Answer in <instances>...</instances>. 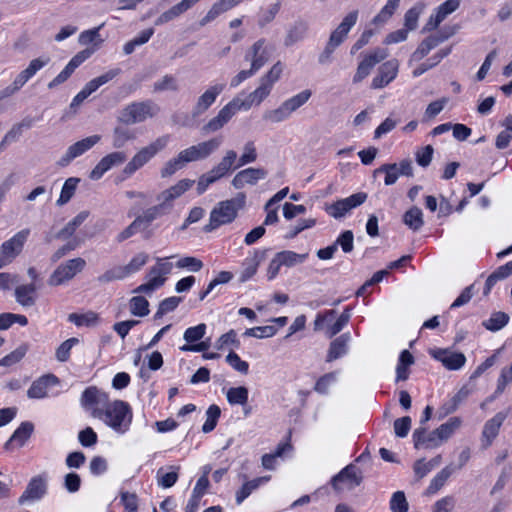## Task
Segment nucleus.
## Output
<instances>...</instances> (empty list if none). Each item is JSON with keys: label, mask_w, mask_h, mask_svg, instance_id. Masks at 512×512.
Masks as SVG:
<instances>
[{"label": "nucleus", "mask_w": 512, "mask_h": 512, "mask_svg": "<svg viewBox=\"0 0 512 512\" xmlns=\"http://www.w3.org/2000/svg\"><path fill=\"white\" fill-rule=\"evenodd\" d=\"M130 312L134 316L144 317L149 314V302L143 296H134L129 303Z\"/></svg>", "instance_id": "44"}, {"label": "nucleus", "mask_w": 512, "mask_h": 512, "mask_svg": "<svg viewBox=\"0 0 512 512\" xmlns=\"http://www.w3.org/2000/svg\"><path fill=\"white\" fill-rule=\"evenodd\" d=\"M58 378L53 374L44 375L35 380L27 391V396L31 399L44 398L47 395L49 386L56 385Z\"/></svg>", "instance_id": "25"}, {"label": "nucleus", "mask_w": 512, "mask_h": 512, "mask_svg": "<svg viewBox=\"0 0 512 512\" xmlns=\"http://www.w3.org/2000/svg\"><path fill=\"white\" fill-rule=\"evenodd\" d=\"M277 329L274 326H258L249 328L244 332V336L255 337V338H268L276 334Z\"/></svg>", "instance_id": "61"}, {"label": "nucleus", "mask_w": 512, "mask_h": 512, "mask_svg": "<svg viewBox=\"0 0 512 512\" xmlns=\"http://www.w3.org/2000/svg\"><path fill=\"white\" fill-rule=\"evenodd\" d=\"M392 512H408L409 504L403 491L395 492L390 500Z\"/></svg>", "instance_id": "58"}, {"label": "nucleus", "mask_w": 512, "mask_h": 512, "mask_svg": "<svg viewBox=\"0 0 512 512\" xmlns=\"http://www.w3.org/2000/svg\"><path fill=\"white\" fill-rule=\"evenodd\" d=\"M509 315L505 312H494L490 318L483 322V326L490 331H498L507 325Z\"/></svg>", "instance_id": "41"}, {"label": "nucleus", "mask_w": 512, "mask_h": 512, "mask_svg": "<svg viewBox=\"0 0 512 512\" xmlns=\"http://www.w3.org/2000/svg\"><path fill=\"white\" fill-rule=\"evenodd\" d=\"M47 490L46 478L42 475L33 477L23 494L19 497L18 503L20 505L27 501H35L41 499Z\"/></svg>", "instance_id": "20"}, {"label": "nucleus", "mask_w": 512, "mask_h": 512, "mask_svg": "<svg viewBox=\"0 0 512 512\" xmlns=\"http://www.w3.org/2000/svg\"><path fill=\"white\" fill-rule=\"evenodd\" d=\"M194 184V180L190 179H182L178 181L175 185L169 187L168 189L162 191L158 196L157 200L166 211H170L172 208V202L179 198L182 194H184L187 190H189Z\"/></svg>", "instance_id": "16"}, {"label": "nucleus", "mask_w": 512, "mask_h": 512, "mask_svg": "<svg viewBox=\"0 0 512 512\" xmlns=\"http://www.w3.org/2000/svg\"><path fill=\"white\" fill-rule=\"evenodd\" d=\"M79 343V339L72 337L62 342L56 349L55 357L59 362H66L70 358V351L76 344Z\"/></svg>", "instance_id": "52"}, {"label": "nucleus", "mask_w": 512, "mask_h": 512, "mask_svg": "<svg viewBox=\"0 0 512 512\" xmlns=\"http://www.w3.org/2000/svg\"><path fill=\"white\" fill-rule=\"evenodd\" d=\"M186 162L184 161L180 152L176 157L168 160L164 166L161 168L160 174L162 178H169L174 175L177 171L181 170L186 166Z\"/></svg>", "instance_id": "40"}, {"label": "nucleus", "mask_w": 512, "mask_h": 512, "mask_svg": "<svg viewBox=\"0 0 512 512\" xmlns=\"http://www.w3.org/2000/svg\"><path fill=\"white\" fill-rule=\"evenodd\" d=\"M227 400L231 405H245L248 401V389L244 386L230 388L227 391Z\"/></svg>", "instance_id": "46"}, {"label": "nucleus", "mask_w": 512, "mask_h": 512, "mask_svg": "<svg viewBox=\"0 0 512 512\" xmlns=\"http://www.w3.org/2000/svg\"><path fill=\"white\" fill-rule=\"evenodd\" d=\"M270 476H263L251 481L245 482L242 487L236 492V502L242 503L261 483L269 481Z\"/></svg>", "instance_id": "36"}, {"label": "nucleus", "mask_w": 512, "mask_h": 512, "mask_svg": "<svg viewBox=\"0 0 512 512\" xmlns=\"http://www.w3.org/2000/svg\"><path fill=\"white\" fill-rule=\"evenodd\" d=\"M130 274L126 270V266H117L110 270L104 272L101 276H99L98 280L100 282H111L114 280H121L129 276Z\"/></svg>", "instance_id": "56"}, {"label": "nucleus", "mask_w": 512, "mask_h": 512, "mask_svg": "<svg viewBox=\"0 0 512 512\" xmlns=\"http://www.w3.org/2000/svg\"><path fill=\"white\" fill-rule=\"evenodd\" d=\"M308 31V24L305 21H296L288 30L284 40L286 46H292L298 41L304 39Z\"/></svg>", "instance_id": "32"}, {"label": "nucleus", "mask_w": 512, "mask_h": 512, "mask_svg": "<svg viewBox=\"0 0 512 512\" xmlns=\"http://www.w3.org/2000/svg\"><path fill=\"white\" fill-rule=\"evenodd\" d=\"M149 260V255L145 252L136 254L128 264H126V270L128 273L134 274L138 272Z\"/></svg>", "instance_id": "64"}, {"label": "nucleus", "mask_w": 512, "mask_h": 512, "mask_svg": "<svg viewBox=\"0 0 512 512\" xmlns=\"http://www.w3.org/2000/svg\"><path fill=\"white\" fill-rule=\"evenodd\" d=\"M101 140L100 135H91L70 145L65 154L57 161L60 167H66L75 158L83 155Z\"/></svg>", "instance_id": "11"}, {"label": "nucleus", "mask_w": 512, "mask_h": 512, "mask_svg": "<svg viewBox=\"0 0 512 512\" xmlns=\"http://www.w3.org/2000/svg\"><path fill=\"white\" fill-rule=\"evenodd\" d=\"M236 159V151L227 150L221 161L216 166L199 177L197 182V193L203 194L211 184L228 175L232 170Z\"/></svg>", "instance_id": "5"}, {"label": "nucleus", "mask_w": 512, "mask_h": 512, "mask_svg": "<svg viewBox=\"0 0 512 512\" xmlns=\"http://www.w3.org/2000/svg\"><path fill=\"white\" fill-rule=\"evenodd\" d=\"M48 57H40L35 58L30 61L28 67L21 71L14 79V81L11 83L13 87L17 90V92L20 91V89L40 70L42 69L46 64L49 62Z\"/></svg>", "instance_id": "23"}, {"label": "nucleus", "mask_w": 512, "mask_h": 512, "mask_svg": "<svg viewBox=\"0 0 512 512\" xmlns=\"http://www.w3.org/2000/svg\"><path fill=\"white\" fill-rule=\"evenodd\" d=\"M104 26V23H102L100 26L96 27V28H93V29H89V30H86V31H83L80 35H79V43L81 45H88V44H91V43H94V44H100L103 42V40L101 39L100 37V34H99V30Z\"/></svg>", "instance_id": "57"}, {"label": "nucleus", "mask_w": 512, "mask_h": 512, "mask_svg": "<svg viewBox=\"0 0 512 512\" xmlns=\"http://www.w3.org/2000/svg\"><path fill=\"white\" fill-rule=\"evenodd\" d=\"M30 235V229L25 228L17 232L10 239L4 241L0 246V269L11 264L18 257L24 248Z\"/></svg>", "instance_id": "6"}, {"label": "nucleus", "mask_w": 512, "mask_h": 512, "mask_svg": "<svg viewBox=\"0 0 512 512\" xmlns=\"http://www.w3.org/2000/svg\"><path fill=\"white\" fill-rule=\"evenodd\" d=\"M28 346L23 344L0 360V366H11L18 363L26 354Z\"/></svg>", "instance_id": "59"}, {"label": "nucleus", "mask_w": 512, "mask_h": 512, "mask_svg": "<svg viewBox=\"0 0 512 512\" xmlns=\"http://www.w3.org/2000/svg\"><path fill=\"white\" fill-rule=\"evenodd\" d=\"M457 29V26L445 27L438 34L428 36L419 44L417 49L412 54V58L417 61L423 59L432 49L436 48L440 43L453 36Z\"/></svg>", "instance_id": "10"}, {"label": "nucleus", "mask_w": 512, "mask_h": 512, "mask_svg": "<svg viewBox=\"0 0 512 512\" xmlns=\"http://www.w3.org/2000/svg\"><path fill=\"white\" fill-rule=\"evenodd\" d=\"M311 97V91L310 90H304L300 92L299 94L291 97L290 99L283 102V104L287 107L290 113L296 111L298 108H300L302 105H304L309 98Z\"/></svg>", "instance_id": "55"}, {"label": "nucleus", "mask_w": 512, "mask_h": 512, "mask_svg": "<svg viewBox=\"0 0 512 512\" xmlns=\"http://www.w3.org/2000/svg\"><path fill=\"white\" fill-rule=\"evenodd\" d=\"M237 102L233 99L228 102L223 108H221L218 114L211 118L203 127L202 131L204 133H212L221 130L231 119L232 117L240 111L237 106Z\"/></svg>", "instance_id": "12"}, {"label": "nucleus", "mask_w": 512, "mask_h": 512, "mask_svg": "<svg viewBox=\"0 0 512 512\" xmlns=\"http://www.w3.org/2000/svg\"><path fill=\"white\" fill-rule=\"evenodd\" d=\"M260 261L259 252H255L253 257L243 262V269L239 277L240 282H246L256 274Z\"/></svg>", "instance_id": "38"}, {"label": "nucleus", "mask_w": 512, "mask_h": 512, "mask_svg": "<svg viewBox=\"0 0 512 512\" xmlns=\"http://www.w3.org/2000/svg\"><path fill=\"white\" fill-rule=\"evenodd\" d=\"M86 266V261L81 258H73L60 264L48 279L49 286H60L73 279Z\"/></svg>", "instance_id": "8"}, {"label": "nucleus", "mask_w": 512, "mask_h": 512, "mask_svg": "<svg viewBox=\"0 0 512 512\" xmlns=\"http://www.w3.org/2000/svg\"><path fill=\"white\" fill-rule=\"evenodd\" d=\"M166 213V209L163 207V205L159 203L146 209L141 215L137 216L135 219L136 222L140 224V226L144 225V228H147L154 220H156L157 218Z\"/></svg>", "instance_id": "35"}, {"label": "nucleus", "mask_w": 512, "mask_h": 512, "mask_svg": "<svg viewBox=\"0 0 512 512\" xmlns=\"http://www.w3.org/2000/svg\"><path fill=\"white\" fill-rule=\"evenodd\" d=\"M135 138L134 133L128 128L117 126L113 131V147L122 148L129 140Z\"/></svg>", "instance_id": "49"}, {"label": "nucleus", "mask_w": 512, "mask_h": 512, "mask_svg": "<svg viewBox=\"0 0 512 512\" xmlns=\"http://www.w3.org/2000/svg\"><path fill=\"white\" fill-rule=\"evenodd\" d=\"M461 421L457 417L450 418L446 423H443L434 430V434H437L443 441L450 438V436L460 427Z\"/></svg>", "instance_id": "42"}, {"label": "nucleus", "mask_w": 512, "mask_h": 512, "mask_svg": "<svg viewBox=\"0 0 512 512\" xmlns=\"http://www.w3.org/2000/svg\"><path fill=\"white\" fill-rule=\"evenodd\" d=\"M506 417V413L499 412L492 419L485 423L482 434L483 437L487 440V445H490L493 439L498 435L499 429Z\"/></svg>", "instance_id": "30"}, {"label": "nucleus", "mask_w": 512, "mask_h": 512, "mask_svg": "<svg viewBox=\"0 0 512 512\" xmlns=\"http://www.w3.org/2000/svg\"><path fill=\"white\" fill-rule=\"evenodd\" d=\"M181 297H169L160 302L155 318H161L165 314L175 310L181 302Z\"/></svg>", "instance_id": "60"}, {"label": "nucleus", "mask_w": 512, "mask_h": 512, "mask_svg": "<svg viewBox=\"0 0 512 512\" xmlns=\"http://www.w3.org/2000/svg\"><path fill=\"white\" fill-rule=\"evenodd\" d=\"M257 159V151L254 142L248 141L243 147V153L238 160V164L234 169L242 167L246 164L253 163Z\"/></svg>", "instance_id": "53"}, {"label": "nucleus", "mask_w": 512, "mask_h": 512, "mask_svg": "<svg viewBox=\"0 0 512 512\" xmlns=\"http://www.w3.org/2000/svg\"><path fill=\"white\" fill-rule=\"evenodd\" d=\"M36 292L37 286L34 282L18 285L14 291L16 302L23 307L34 306L37 300Z\"/></svg>", "instance_id": "26"}, {"label": "nucleus", "mask_w": 512, "mask_h": 512, "mask_svg": "<svg viewBox=\"0 0 512 512\" xmlns=\"http://www.w3.org/2000/svg\"><path fill=\"white\" fill-rule=\"evenodd\" d=\"M379 173L385 174L384 183L387 186L395 184L400 176L398 173V164L396 163L383 164L382 166L374 170V176H376Z\"/></svg>", "instance_id": "45"}, {"label": "nucleus", "mask_w": 512, "mask_h": 512, "mask_svg": "<svg viewBox=\"0 0 512 512\" xmlns=\"http://www.w3.org/2000/svg\"><path fill=\"white\" fill-rule=\"evenodd\" d=\"M455 471V466L453 464H449L444 467L441 471H439L434 478L431 480L429 486L424 492L425 496H431L436 494L447 482L449 477Z\"/></svg>", "instance_id": "28"}, {"label": "nucleus", "mask_w": 512, "mask_h": 512, "mask_svg": "<svg viewBox=\"0 0 512 512\" xmlns=\"http://www.w3.org/2000/svg\"><path fill=\"white\" fill-rule=\"evenodd\" d=\"M225 89V84L219 83L208 87L198 98L192 108L194 118L203 115L216 101Z\"/></svg>", "instance_id": "14"}, {"label": "nucleus", "mask_w": 512, "mask_h": 512, "mask_svg": "<svg viewBox=\"0 0 512 512\" xmlns=\"http://www.w3.org/2000/svg\"><path fill=\"white\" fill-rule=\"evenodd\" d=\"M353 242V232L351 230H346L339 235L333 244L336 245V249L340 246L344 253H350L354 247Z\"/></svg>", "instance_id": "62"}, {"label": "nucleus", "mask_w": 512, "mask_h": 512, "mask_svg": "<svg viewBox=\"0 0 512 512\" xmlns=\"http://www.w3.org/2000/svg\"><path fill=\"white\" fill-rule=\"evenodd\" d=\"M361 482V472L355 465L350 464L332 478L331 485L335 490L339 491L341 490L340 483H347L349 488L352 489L359 486Z\"/></svg>", "instance_id": "19"}, {"label": "nucleus", "mask_w": 512, "mask_h": 512, "mask_svg": "<svg viewBox=\"0 0 512 512\" xmlns=\"http://www.w3.org/2000/svg\"><path fill=\"white\" fill-rule=\"evenodd\" d=\"M159 112L160 107L152 100L132 102L119 112L117 121L124 125H133L153 118Z\"/></svg>", "instance_id": "4"}, {"label": "nucleus", "mask_w": 512, "mask_h": 512, "mask_svg": "<svg viewBox=\"0 0 512 512\" xmlns=\"http://www.w3.org/2000/svg\"><path fill=\"white\" fill-rule=\"evenodd\" d=\"M350 340V336L348 333L342 334L336 339H334L329 346L327 353V362H332L341 356L345 355L347 352L348 342Z\"/></svg>", "instance_id": "29"}, {"label": "nucleus", "mask_w": 512, "mask_h": 512, "mask_svg": "<svg viewBox=\"0 0 512 512\" xmlns=\"http://www.w3.org/2000/svg\"><path fill=\"white\" fill-rule=\"evenodd\" d=\"M246 195L238 193L234 198L221 201L211 211L209 223L204 227L205 232H211L221 225L231 223L238 214V211L245 206Z\"/></svg>", "instance_id": "2"}, {"label": "nucleus", "mask_w": 512, "mask_h": 512, "mask_svg": "<svg viewBox=\"0 0 512 512\" xmlns=\"http://www.w3.org/2000/svg\"><path fill=\"white\" fill-rule=\"evenodd\" d=\"M388 56V51L384 48H375L364 59L358 64L356 73L353 77L354 83H360L364 80L371 72L373 67L380 63Z\"/></svg>", "instance_id": "13"}, {"label": "nucleus", "mask_w": 512, "mask_h": 512, "mask_svg": "<svg viewBox=\"0 0 512 512\" xmlns=\"http://www.w3.org/2000/svg\"><path fill=\"white\" fill-rule=\"evenodd\" d=\"M88 216V211H81L56 234V238L62 240L70 238L77 228L88 218Z\"/></svg>", "instance_id": "31"}, {"label": "nucleus", "mask_w": 512, "mask_h": 512, "mask_svg": "<svg viewBox=\"0 0 512 512\" xmlns=\"http://www.w3.org/2000/svg\"><path fill=\"white\" fill-rule=\"evenodd\" d=\"M68 320L76 326H90L97 323L98 315L92 311L85 314L71 313Z\"/></svg>", "instance_id": "51"}, {"label": "nucleus", "mask_w": 512, "mask_h": 512, "mask_svg": "<svg viewBox=\"0 0 512 512\" xmlns=\"http://www.w3.org/2000/svg\"><path fill=\"white\" fill-rule=\"evenodd\" d=\"M399 69V62L396 59H391L383 63L379 69L378 74L373 78L371 87L373 89H380L387 86L391 81H393Z\"/></svg>", "instance_id": "18"}, {"label": "nucleus", "mask_w": 512, "mask_h": 512, "mask_svg": "<svg viewBox=\"0 0 512 512\" xmlns=\"http://www.w3.org/2000/svg\"><path fill=\"white\" fill-rule=\"evenodd\" d=\"M277 258L279 259L282 266L291 267L296 264L302 263L306 258L307 254H298L293 251H281L276 253Z\"/></svg>", "instance_id": "48"}, {"label": "nucleus", "mask_w": 512, "mask_h": 512, "mask_svg": "<svg viewBox=\"0 0 512 512\" xmlns=\"http://www.w3.org/2000/svg\"><path fill=\"white\" fill-rule=\"evenodd\" d=\"M267 176V171L263 168H247L239 171L232 179V185L235 189H241L245 185H255L259 180Z\"/></svg>", "instance_id": "22"}, {"label": "nucleus", "mask_w": 512, "mask_h": 512, "mask_svg": "<svg viewBox=\"0 0 512 512\" xmlns=\"http://www.w3.org/2000/svg\"><path fill=\"white\" fill-rule=\"evenodd\" d=\"M269 57L264 39L256 41L245 54V59L251 61V67L255 71L260 70L268 62Z\"/></svg>", "instance_id": "21"}, {"label": "nucleus", "mask_w": 512, "mask_h": 512, "mask_svg": "<svg viewBox=\"0 0 512 512\" xmlns=\"http://www.w3.org/2000/svg\"><path fill=\"white\" fill-rule=\"evenodd\" d=\"M127 159L125 152L116 151L104 156L89 174L91 180H99L104 173L114 166L121 165Z\"/></svg>", "instance_id": "17"}, {"label": "nucleus", "mask_w": 512, "mask_h": 512, "mask_svg": "<svg viewBox=\"0 0 512 512\" xmlns=\"http://www.w3.org/2000/svg\"><path fill=\"white\" fill-rule=\"evenodd\" d=\"M350 317V308L347 307L344 309V311L336 320V322L327 328V337L332 338L333 336L338 334L348 324Z\"/></svg>", "instance_id": "54"}, {"label": "nucleus", "mask_w": 512, "mask_h": 512, "mask_svg": "<svg viewBox=\"0 0 512 512\" xmlns=\"http://www.w3.org/2000/svg\"><path fill=\"white\" fill-rule=\"evenodd\" d=\"M168 258H158L155 266L151 267L148 273V278L153 279L159 277L165 279L172 270V263L167 261Z\"/></svg>", "instance_id": "43"}, {"label": "nucleus", "mask_w": 512, "mask_h": 512, "mask_svg": "<svg viewBox=\"0 0 512 512\" xmlns=\"http://www.w3.org/2000/svg\"><path fill=\"white\" fill-rule=\"evenodd\" d=\"M413 441L414 447L419 449L421 447L424 448H435L441 445L442 440L439 438L437 434H434V430L426 434V429L424 427L417 428L413 432Z\"/></svg>", "instance_id": "27"}, {"label": "nucleus", "mask_w": 512, "mask_h": 512, "mask_svg": "<svg viewBox=\"0 0 512 512\" xmlns=\"http://www.w3.org/2000/svg\"><path fill=\"white\" fill-rule=\"evenodd\" d=\"M179 90V82L173 75L166 74L153 84V92L160 93L164 91L177 92Z\"/></svg>", "instance_id": "39"}, {"label": "nucleus", "mask_w": 512, "mask_h": 512, "mask_svg": "<svg viewBox=\"0 0 512 512\" xmlns=\"http://www.w3.org/2000/svg\"><path fill=\"white\" fill-rule=\"evenodd\" d=\"M120 72L121 70L119 68L111 69L106 73L90 80L84 86V88L73 98L72 102L70 103L68 113L75 115L78 111V108L88 96L95 92L100 86L114 79L117 75L120 74Z\"/></svg>", "instance_id": "7"}, {"label": "nucleus", "mask_w": 512, "mask_h": 512, "mask_svg": "<svg viewBox=\"0 0 512 512\" xmlns=\"http://www.w3.org/2000/svg\"><path fill=\"white\" fill-rule=\"evenodd\" d=\"M222 142L223 139L221 136L214 137L196 145H192L180 151V154L182 155L186 164L204 160L208 158L212 153H214L222 145Z\"/></svg>", "instance_id": "9"}, {"label": "nucleus", "mask_w": 512, "mask_h": 512, "mask_svg": "<svg viewBox=\"0 0 512 512\" xmlns=\"http://www.w3.org/2000/svg\"><path fill=\"white\" fill-rule=\"evenodd\" d=\"M81 404L94 418L102 420L116 433L124 434L130 429L133 413L127 402H109L106 393L96 387H88L82 393Z\"/></svg>", "instance_id": "1"}, {"label": "nucleus", "mask_w": 512, "mask_h": 512, "mask_svg": "<svg viewBox=\"0 0 512 512\" xmlns=\"http://www.w3.org/2000/svg\"><path fill=\"white\" fill-rule=\"evenodd\" d=\"M170 141L169 135H163L151 142L149 145L141 148L122 170V178L131 177L137 170L147 164L157 153L166 148Z\"/></svg>", "instance_id": "3"}, {"label": "nucleus", "mask_w": 512, "mask_h": 512, "mask_svg": "<svg viewBox=\"0 0 512 512\" xmlns=\"http://www.w3.org/2000/svg\"><path fill=\"white\" fill-rule=\"evenodd\" d=\"M80 182V179L77 177L68 178L61 189L60 197L57 200L58 206H63L67 204L71 198L74 196L77 186Z\"/></svg>", "instance_id": "37"}, {"label": "nucleus", "mask_w": 512, "mask_h": 512, "mask_svg": "<svg viewBox=\"0 0 512 512\" xmlns=\"http://www.w3.org/2000/svg\"><path fill=\"white\" fill-rule=\"evenodd\" d=\"M34 430V425L31 422H23L14 431L5 447L8 448L12 442H16L19 446H23L25 442L30 438Z\"/></svg>", "instance_id": "34"}, {"label": "nucleus", "mask_w": 512, "mask_h": 512, "mask_svg": "<svg viewBox=\"0 0 512 512\" xmlns=\"http://www.w3.org/2000/svg\"><path fill=\"white\" fill-rule=\"evenodd\" d=\"M423 8V4H417L406 11L404 15V26L406 30L413 31L417 28L418 19Z\"/></svg>", "instance_id": "47"}, {"label": "nucleus", "mask_w": 512, "mask_h": 512, "mask_svg": "<svg viewBox=\"0 0 512 512\" xmlns=\"http://www.w3.org/2000/svg\"><path fill=\"white\" fill-rule=\"evenodd\" d=\"M403 223L413 231H418L424 225L423 213L417 206L411 207L403 215Z\"/></svg>", "instance_id": "33"}, {"label": "nucleus", "mask_w": 512, "mask_h": 512, "mask_svg": "<svg viewBox=\"0 0 512 512\" xmlns=\"http://www.w3.org/2000/svg\"><path fill=\"white\" fill-rule=\"evenodd\" d=\"M429 354L448 370H459L466 362V357L461 352H455L450 349L435 348L429 351Z\"/></svg>", "instance_id": "15"}, {"label": "nucleus", "mask_w": 512, "mask_h": 512, "mask_svg": "<svg viewBox=\"0 0 512 512\" xmlns=\"http://www.w3.org/2000/svg\"><path fill=\"white\" fill-rule=\"evenodd\" d=\"M282 72L283 65L280 61H278L270 68V70L264 76L261 77L260 80H262L264 83L273 88L274 84L280 79Z\"/></svg>", "instance_id": "63"}, {"label": "nucleus", "mask_w": 512, "mask_h": 512, "mask_svg": "<svg viewBox=\"0 0 512 512\" xmlns=\"http://www.w3.org/2000/svg\"><path fill=\"white\" fill-rule=\"evenodd\" d=\"M272 88L260 80L258 88L251 92L244 100L235 97L233 100L237 102L239 109L247 110L252 105H260V103L269 96Z\"/></svg>", "instance_id": "24"}, {"label": "nucleus", "mask_w": 512, "mask_h": 512, "mask_svg": "<svg viewBox=\"0 0 512 512\" xmlns=\"http://www.w3.org/2000/svg\"><path fill=\"white\" fill-rule=\"evenodd\" d=\"M220 415L221 410L219 406L215 404L209 406V408L206 411V421L202 426V431L204 433H209L213 431L217 425Z\"/></svg>", "instance_id": "50"}]
</instances>
